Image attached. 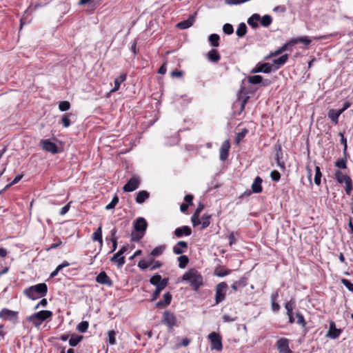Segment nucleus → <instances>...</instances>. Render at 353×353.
<instances>
[{"instance_id": "2f4dec72", "label": "nucleus", "mask_w": 353, "mask_h": 353, "mask_svg": "<svg viewBox=\"0 0 353 353\" xmlns=\"http://www.w3.org/2000/svg\"><path fill=\"white\" fill-rule=\"evenodd\" d=\"M165 248L166 246L165 245L157 246L152 250L150 255L153 257L159 256L163 253Z\"/></svg>"}, {"instance_id": "09e8293b", "label": "nucleus", "mask_w": 353, "mask_h": 353, "mask_svg": "<svg viewBox=\"0 0 353 353\" xmlns=\"http://www.w3.org/2000/svg\"><path fill=\"white\" fill-rule=\"evenodd\" d=\"M345 183V192L347 194H350L352 190V179L350 177H346V181Z\"/></svg>"}, {"instance_id": "f704fd0d", "label": "nucleus", "mask_w": 353, "mask_h": 353, "mask_svg": "<svg viewBox=\"0 0 353 353\" xmlns=\"http://www.w3.org/2000/svg\"><path fill=\"white\" fill-rule=\"evenodd\" d=\"M92 240L93 241H97L101 244H102V243H103V240H102V228H101V225L94 232L93 236H92Z\"/></svg>"}, {"instance_id": "4d7b16f0", "label": "nucleus", "mask_w": 353, "mask_h": 353, "mask_svg": "<svg viewBox=\"0 0 353 353\" xmlns=\"http://www.w3.org/2000/svg\"><path fill=\"white\" fill-rule=\"evenodd\" d=\"M247 133H248V130L245 128L241 130V132H240L239 133L237 134L236 138V141L237 143H239L245 137V136L246 135Z\"/></svg>"}, {"instance_id": "5fc2aeb1", "label": "nucleus", "mask_w": 353, "mask_h": 353, "mask_svg": "<svg viewBox=\"0 0 353 353\" xmlns=\"http://www.w3.org/2000/svg\"><path fill=\"white\" fill-rule=\"evenodd\" d=\"M270 177L273 181H279L281 179V174L277 170H272L270 173Z\"/></svg>"}, {"instance_id": "a211bd4d", "label": "nucleus", "mask_w": 353, "mask_h": 353, "mask_svg": "<svg viewBox=\"0 0 353 353\" xmlns=\"http://www.w3.org/2000/svg\"><path fill=\"white\" fill-rule=\"evenodd\" d=\"M192 233V230L189 226H183L178 228L174 230V234L176 237L181 238L183 235L190 236Z\"/></svg>"}, {"instance_id": "423d86ee", "label": "nucleus", "mask_w": 353, "mask_h": 353, "mask_svg": "<svg viewBox=\"0 0 353 353\" xmlns=\"http://www.w3.org/2000/svg\"><path fill=\"white\" fill-rule=\"evenodd\" d=\"M228 286L225 282H221L216 285L215 304L218 305L225 299Z\"/></svg>"}, {"instance_id": "c85d7f7f", "label": "nucleus", "mask_w": 353, "mask_h": 353, "mask_svg": "<svg viewBox=\"0 0 353 353\" xmlns=\"http://www.w3.org/2000/svg\"><path fill=\"white\" fill-rule=\"evenodd\" d=\"M298 43H302L308 46L310 44L311 40L307 37H301L290 40V43L292 46Z\"/></svg>"}, {"instance_id": "c03bdc74", "label": "nucleus", "mask_w": 353, "mask_h": 353, "mask_svg": "<svg viewBox=\"0 0 353 353\" xmlns=\"http://www.w3.org/2000/svg\"><path fill=\"white\" fill-rule=\"evenodd\" d=\"M89 323L88 321H84L79 323L77 328L79 332L84 333L87 331Z\"/></svg>"}, {"instance_id": "e2e57ef3", "label": "nucleus", "mask_w": 353, "mask_h": 353, "mask_svg": "<svg viewBox=\"0 0 353 353\" xmlns=\"http://www.w3.org/2000/svg\"><path fill=\"white\" fill-rule=\"evenodd\" d=\"M339 135L341 137V143L344 146V148H343V152L344 153L346 152V150H347V140L344 137V135H343V133L342 132H340L339 133Z\"/></svg>"}, {"instance_id": "5701e85b", "label": "nucleus", "mask_w": 353, "mask_h": 353, "mask_svg": "<svg viewBox=\"0 0 353 353\" xmlns=\"http://www.w3.org/2000/svg\"><path fill=\"white\" fill-rule=\"evenodd\" d=\"M112 262L116 263L118 268H121L125 263V257L121 256L118 252L114 254L111 258Z\"/></svg>"}, {"instance_id": "58836bf2", "label": "nucleus", "mask_w": 353, "mask_h": 353, "mask_svg": "<svg viewBox=\"0 0 353 353\" xmlns=\"http://www.w3.org/2000/svg\"><path fill=\"white\" fill-rule=\"evenodd\" d=\"M210 218H211L210 215H208L206 214L203 215V216L201 218V223L202 225L201 228V230H203L210 225Z\"/></svg>"}, {"instance_id": "b1692460", "label": "nucleus", "mask_w": 353, "mask_h": 353, "mask_svg": "<svg viewBox=\"0 0 353 353\" xmlns=\"http://www.w3.org/2000/svg\"><path fill=\"white\" fill-rule=\"evenodd\" d=\"M262 179L260 176H256L252 185V190L254 193H260L262 192Z\"/></svg>"}, {"instance_id": "37998d69", "label": "nucleus", "mask_w": 353, "mask_h": 353, "mask_svg": "<svg viewBox=\"0 0 353 353\" xmlns=\"http://www.w3.org/2000/svg\"><path fill=\"white\" fill-rule=\"evenodd\" d=\"M290 41L287 43L284 44L281 47H280L278 50H276L274 52L271 54V56H276L278 54H281L283 52L287 50L289 47H291Z\"/></svg>"}, {"instance_id": "393cba45", "label": "nucleus", "mask_w": 353, "mask_h": 353, "mask_svg": "<svg viewBox=\"0 0 353 353\" xmlns=\"http://www.w3.org/2000/svg\"><path fill=\"white\" fill-rule=\"evenodd\" d=\"M207 57L209 61L213 63H217L221 59L220 54L215 49L210 50L207 54Z\"/></svg>"}, {"instance_id": "603ef678", "label": "nucleus", "mask_w": 353, "mask_h": 353, "mask_svg": "<svg viewBox=\"0 0 353 353\" xmlns=\"http://www.w3.org/2000/svg\"><path fill=\"white\" fill-rule=\"evenodd\" d=\"M70 104L67 101H61L59 104V108L61 111H66L70 109Z\"/></svg>"}, {"instance_id": "e433bc0d", "label": "nucleus", "mask_w": 353, "mask_h": 353, "mask_svg": "<svg viewBox=\"0 0 353 353\" xmlns=\"http://www.w3.org/2000/svg\"><path fill=\"white\" fill-rule=\"evenodd\" d=\"M178 261L179 267L180 268H185L189 263V259L185 255H181L179 257H178Z\"/></svg>"}, {"instance_id": "774afa93", "label": "nucleus", "mask_w": 353, "mask_h": 353, "mask_svg": "<svg viewBox=\"0 0 353 353\" xmlns=\"http://www.w3.org/2000/svg\"><path fill=\"white\" fill-rule=\"evenodd\" d=\"M184 200L188 205L192 204L193 196L191 194H187L184 197Z\"/></svg>"}, {"instance_id": "4c0bfd02", "label": "nucleus", "mask_w": 353, "mask_h": 353, "mask_svg": "<svg viewBox=\"0 0 353 353\" xmlns=\"http://www.w3.org/2000/svg\"><path fill=\"white\" fill-rule=\"evenodd\" d=\"M220 37L216 34H212L209 36L208 40L210 42L211 45L214 47H218L219 46V41Z\"/></svg>"}, {"instance_id": "39448f33", "label": "nucleus", "mask_w": 353, "mask_h": 353, "mask_svg": "<svg viewBox=\"0 0 353 353\" xmlns=\"http://www.w3.org/2000/svg\"><path fill=\"white\" fill-rule=\"evenodd\" d=\"M52 312L50 310H42L36 312L26 318L28 322L32 323L35 327H39L43 321L51 318Z\"/></svg>"}, {"instance_id": "ddd939ff", "label": "nucleus", "mask_w": 353, "mask_h": 353, "mask_svg": "<svg viewBox=\"0 0 353 353\" xmlns=\"http://www.w3.org/2000/svg\"><path fill=\"white\" fill-rule=\"evenodd\" d=\"M276 348L280 353H293L289 347V341L285 338H281L278 340Z\"/></svg>"}, {"instance_id": "1a4fd4ad", "label": "nucleus", "mask_w": 353, "mask_h": 353, "mask_svg": "<svg viewBox=\"0 0 353 353\" xmlns=\"http://www.w3.org/2000/svg\"><path fill=\"white\" fill-rule=\"evenodd\" d=\"M162 322L172 329L176 324V318L172 312L166 310L163 314Z\"/></svg>"}, {"instance_id": "9b49d317", "label": "nucleus", "mask_w": 353, "mask_h": 353, "mask_svg": "<svg viewBox=\"0 0 353 353\" xmlns=\"http://www.w3.org/2000/svg\"><path fill=\"white\" fill-rule=\"evenodd\" d=\"M248 81L250 84H259L261 83L262 86H268L271 84V81L270 79H263L261 75H253L249 76L248 77Z\"/></svg>"}, {"instance_id": "7ed1b4c3", "label": "nucleus", "mask_w": 353, "mask_h": 353, "mask_svg": "<svg viewBox=\"0 0 353 353\" xmlns=\"http://www.w3.org/2000/svg\"><path fill=\"white\" fill-rule=\"evenodd\" d=\"M47 292L48 286L44 283L30 286L24 290L26 296L32 300L43 297L46 295Z\"/></svg>"}, {"instance_id": "72a5a7b5", "label": "nucleus", "mask_w": 353, "mask_h": 353, "mask_svg": "<svg viewBox=\"0 0 353 353\" xmlns=\"http://www.w3.org/2000/svg\"><path fill=\"white\" fill-rule=\"evenodd\" d=\"M231 272L230 270H225L222 268H216L214 271V275L218 277H223Z\"/></svg>"}, {"instance_id": "79ce46f5", "label": "nucleus", "mask_w": 353, "mask_h": 353, "mask_svg": "<svg viewBox=\"0 0 353 353\" xmlns=\"http://www.w3.org/2000/svg\"><path fill=\"white\" fill-rule=\"evenodd\" d=\"M322 176V173L321 172V169L319 166L315 167V176H314V183L317 185L321 184V179Z\"/></svg>"}, {"instance_id": "f3484780", "label": "nucleus", "mask_w": 353, "mask_h": 353, "mask_svg": "<svg viewBox=\"0 0 353 353\" xmlns=\"http://www.w3.org/2000/svg\"><path fill=\"white\" fill-rule=\"evenodd\" d=\"M274 150L276 151V163L277 165L282 168H285V163L283 161H281V159L283 158V152H282V148H281V145L280 144H276L274 146Z\"/></svg>"}, {"instance_id": "a19ab883", "label": "nucleus", "mask_w": 353, "mask_h": 353, "mask_svg": "<svg viewBox=\"0 0 353 353\" xmlns=\"http://www.w3.org/2000/svg\"><path fill=\"white\" fill-rule=\"evenodd\" d=\"M346 177H350L347 174H343L341 171L337 170L335 172V178L339 183H345Z\"/></svg>"}, {"instance_id": "cd10ccee", "label": "nucleus", "mask_w": 353, "mask_h": 353, "mask_svg": "<svg viewBox=\"0 0 353 353\" xmlns=\"http://www.w3.org/2000/svg\"><path fill=\"white\" fill-rule=\"evenodd\" d=\"M150 196V194L146 190H141L137 193L136 196V202L138 203H143Z\"/></svg>"}, {"instance_id": "0eeeda50", "label": "nucleus", "mask_w": 353, "mask_h": 353, "mask_svg": "<svg viewBox=\"0 0 353 353\" xmlns=\"http://www.w3.org/2000/svg\"><path fill=\"white\" fill-rule=\"evenodd\" d=\"M208 339L210 340L211 349L217 351H221L223 348L221 336L215 332H212L208 335Z\"/></svg>"}, {"instance_id": "052dcab7", "label": "nucleus", "mask_w": 353, "mask_h": 353, "mask_svg": "<svg viewBox=\"0 0 353 353\" xmlns=\"http://www.w3.org/2000/svg\"><path fill=\"white\" fill-rule=\"evenodd\" d=\"M291 301L287 302L285 304V307L287 310V314L288 316H290V314L293 313V305Z\"/></svg>"}, {"instance_id": "c756f323", "label": "nucleus", "mask_w": 353, "mask_h": 353, "mask_svg": "<svg viewBox=\"0 0 353 353\" xmlns=\"http://www.w3.org/2000/svg\"><path fill=\"white\" fill-rule=\"evenodd\" d=\"M260 20V15L259 14H252L248 19V23L253 28H258V21Z\"/></svg>"}, {"instance_id": "dca6fc26", "label": "nucleus", "mask_w": 353, "mask_h": 353, "mask_svg": "<svg viewBox=\"0 0 353 353\" xmlns=\"http://www.w3.org/2000/svg\"><path fill=\"white\" fill-rule=\"evenodd\" d=\"M230 147V145L228 140L223 141L220 148L219 157L221 161H225L228 157Z\"/></svg>"}, {"instance_id": "3c124183", "label": "nucleus", "mask_w": 353, "mask_h": 353, "mask_svg": "<svg viewBox=\"0 0 353 353\" xmlns=\"http://www.w3.org/2000/svg\"><path fill=\"white\" fill-rule=\"evenodd\" d=\"M296 316L297 318L296 323L301 325L303 327H305L306 322L305 321L303 316L301 313L297 312L296 313Z\"/></svg>"}, {"instance_id": "a878e982", "label": "nucleus", "mask_w": 353, "mask_h": 353, "mask_svg": "<svg viewBox=\"0 0 353 353\" xmlns=\"http://www.w3.org/2000/svg\"><path fill=\"white\" fill-rule=\"evenodd\" d=\"M126 77V74L122 73L117 78H116L114 81V87L111 90L110 92H114L117 91L120 88L121 83L125 81Z\"/></svg>"}, {"instance_id": "7c9ffc66", "label": "nucleus", "mask_w": 353, "mask_h": 353, "mask_svg": "<svg viewBox=\"0 0 353 353\" xmlns=\"http://www.w3.org/2000/svg\"><path fill=\"white\" fill-rule=\"evenodd\" d=\"M83 339L81 335L72 334L69 340V345L71 347H75L81 342Z\"/></svg>"}, {"instance_id": "f03ea898", "label": "nucleus", "mask_w": 353, "mask_h": 353, "mask_svg": "<svg viewBox=\"0 0 353 353\" xmlns=\"http://www.w3.org/2000/svg\"><path fill=\"white\" fill-rule=\"evenodd\" d=\"M182 279L188 281L195 291H197L203 283V276L194 268H192L185 272L183 275Z\"/></svg>"}, {"instance_id": "a18cd8bd", "label": "nucleus", "mask_w": 353, "mask_h": 353, "mask_svg": "<svg viewBox=\"0 0 353 353\" xmlns=\"http://www.w3.org/2000/svg\"><path fill=\"white\" fill-rule=\"evenodd\" d=\"M153 262V259L146 261L145 260H141L138 263V267L141 270H145L146 268L151 266Z\"/></svg>"}, {"instance_id": "0e129e2a", "label": "nucleus", "mask_w": 353, "mask_h": 353, "mask_svg": "<svg viewBox=\"0 0 353 353\" xmlns=\"http://www.w3.org/2000/svg\"><path fill=\"white\" fill-rule=\"evenodd\" d=\"M235 283H237V285L239 288H243L247 285L246 280L243 278L241 279L238 281H236Z\"/></svg>"}, {"instance_id": "4be33fe9", "label": "nucleus", "mask_w": 353, "mask_h": 353, "mask_svg": "<svg viewBox=\"0 0 353 353\" xmlns=\"http://www.w3.org/2000/svg\"><path fill=\"white\" fill-rule=\"evenodd\" d=\"M194 22V17L190 16L187 20L181 21L176 24V27L180 29H187L192 26Z\"/></svg>"}, {"instance_id": "8fccbe9b", "label": "nucleus", "mask_w": 353, "mask_h": 353, "mask_svg": "<svg viewBox=\"0 0 353 353\" xmlns=\"http://www.w3.org/2000/svg\"><path fill=\"white\" fill-rule=\"evenodd\" d=\"M71 113L64 114L61 119V123L65 128H68L70 125V121L69 119V116L71 115Z\"/></svg>"}, {"instance_id": "6e6d98bb", "label": "nucleus", "mask_w": 353, "mask_h": 353, "mask_svg": "<svg viewBox=\"0 0 353 353\" xmlns=\"http://www.w3.org/2000/svg\"><path fill=\"white\" fill-rule=\"evenodd\" d=\"M335 165L341 169L346 168V160L345 159H341L336 161Z\"/></svg>"}, {"instance_id": "49530a36", "label": "nucleus", "mask_w": 353, "mask_h": 353, "mask_svg": "<svg viewBox=\"0 0 353 353\" xmlns=\"http://www.w3.org/2000/svg\"><path fill=\"white\" fill-rule=\"evenodd\" d=\"M119 197L117 195H114L111 202L105 206V210H110L114 209L119 203Z\"/></svg>"}, {"instance_id": "9d476101", "label": "nucleus", "mask_w": 353, "mask_h": 353, "mask_svg": "<svg viewBox=\"0 0 353 353\" xmlns=\"http://www.w3.org/2000/svg\"><path fill=\"white\" fill-rule=\"evenodd\" d=\"M140 183V179L138 176H134L125 184L123 190L124 192H132L139 188Z\"/></svg>"}, {"instance_id": "ea45409f", "label": "nucleus", "mask_w": 353, "mask_h": 353, "mask_svg": "<svg viewBox=\"0 0 353 353\" xmlns=\"http://www.w3.org/2000/svg\"><path fill=\"white\" fill-rule=\"evenodd\" d=\"M288 59V54H285L277 59L273 60V63L278 65H282L286 63Z\"/></svg>"}, {"instance_id": "69168bd1", "label": "nucleus", "mask_w": 353, "mask_h": 353, "mask_svg": "<svg viewBox=\"0 0 353 353\" xmlns=\"http://www.w3.org/2000/svg\"><path fill=\"white\" fill-rule=\"evenodd\" d=\"M69 209H70V203L66 204L65 206H63L61 210H60V214L61 215H64L68 211H69Z\"/></svg>"}, {"instance_id": "bf43d9fd", "label": "nucleus", "mask_w": 353, "mask_h": 353, "mask_svg": "<svg viewBox=\"0 0 353 353\" xmlns=\"http://www.w3.org/2000/svg\"><path fill=\"white\" fill-rule=\"evenodd\" d=\"M203 208H204V205L202 204L201 203H199L197 208L196 209V210L194 213V219L199 217L200 213L203 210Z\"/></svg>"}, {"instance_id": "680f3d73", "label": "nucleus", "mask_w": 353, "mask_h": 353, "mask_svg": "<svg viewBox=\"0 0 353 353\" xmlns=\"http://www.w3.org/2000/svg\"><path fill=\"white\" fill-rule=\"evenodd\" d=\"M162 265L163 264H162V263L161 261H154L153 259V262H152V264L150 266V270L151 271H153V270H156L157 268H161L162 266Z\"/></svg>"}, {"instance_id": "20e7f679", "label": "nucleus", "mask_w": 353, "mask_h": 353, "mask_svg": "<svg viewBox=\"0 0 353 353\" xmlns=\"http://www.w3.org/2000/svg\"><path fill=\"white\" fill-rule=\"evenodd\" d=\"M147 227L146 220L143 217H139L134 225L135 232H132L131 234L132 240L136 242L139 241L143 238Z\"/></svg>"}, {"instance_id": "864d4df0", "label": "nucleus", "mask_w": 353, "mask_h": 353, "mask_svg": "<svg viewBox=\"0 0 353 353\" xmlns=\"http://www.w3.org/2000/svg\"><path fill=\"white\" fill-rule=\"evenodd\" d=\"M223 30L227 34H232L234 32V28L231 24L225 23L223 26Z\"/></svg>"}, {"instance_id": "c9c22d12", "label": "nucleus", "mask_w": 353, "mask_h": 353, "mask_svg": "<svg viewBox=\"0 0 353 353\" xmlns=\"http://www.w3.org/2000/svg\"><path fill=\"white\" fill-rule=\"evenodd\" d=\"M260 23L261 26L264 27H268L272 21V19L270 15L265 14L262 18L260 17Z\"/></svg>"}, {"instance_id": "473e14b6", "label": "nucleus", "mask_w": 353, "mask_h": 353, "mask_svg": "<svg viewBox=\"0 0 353 353\" xmlns=\"http://www.w3.org/2000/svg\"><path fill=\"white\" fill-rule=\"evenodd\" d=\"M247 32V26L245 23H241L236 31V34L239 37H243Z\"/></svg>"}, {"instance_id": "bb28decb", "label": "nucleus", "mask_w": 353, "mask_h": 353, "mask_svg": "<svg viewBox=\"0 0 353 353\" xmlns=\"http://www.w3.org/2000/svg\"><path fill=\"white\" fill-rule=\"evenodd\" d=\"M341 114V111H338L334 109H331L328 112V117L330 119L332 122L334 124H337L339 122V117Z\"/></svg>"}, {"instance_id": "f8f14e48", "label": "nucleus", "mask_w": 353, "mask_h": 353, "mask_svg": "<svg viewBox=\"0 0 353 353\" xmlns=\"http://www.w3.org/2000/svg\"><path fill=\"white\" fill-rule=\"evenodd\" d=\"M272 65L270 63H259L253 69L251 70V73H270L272 71Z\"/></svg>"}, {"instance_id": "2eb2a0df", "label": "nucleus", "mask_w": 353, "mask_h": 353, "mask_svg": "<svg viewBox=\"0 0 353 353\" xmlns=\"http://www.w3.org/2000/svg\"><path fill=\"white\" fill-rule=\"evenodd\" d=\"M41 143L43 150L50 152L52 154H57L59 152L57 145L50 140H42Z\"/></svg>"}, {"instance_id": "aec40b11", "label": "nucleus", "mask_w": 353, "mask_h": 353, "mask_svg": "<svg viewBox=\"0 0 353 353\" xmlns=\"http://www.w3.org/2000/svg\"><path fill=\"white\" fill-rule=\"evenodd\" d=\"M188 247V243L185 241H180L174 246L173 252L176 255L182 254L184 252L182 248L187 249Z\"/></svg>"}, {"instance_id": "6ab92c4d", "label": "nucleus", "mask_w": 353, "mask_h": 353, "mask_svg": "<svg viewBox=\"0 0 353 353\" xmlns=\"http://www.w3.org/2000/svg\"><path fill=\"white\" fill-rule=\"evenodd\" d=\"M341 332V330L340 329L336 328L334 322H330V330L327 334V336L330 337L331 339H334L339 336Z\"/></svg>"}, {"instance_id": "de8ad7c7", "label": "nucleus", "mask_w": 353, "mask_h": 353, "mask_svg": "<svg viewBox=\"0 0 353 353\" xmlns=\"http://www.w3.org/2000/svg\"><path fill=\"white\" fill-rule=\"evenodd\" d=\"M108 343L110 345H115L116 344V332L114 330H110L108 332Z\"/></svg>"}, {"instance_id": "13d9d810", "label": "nucleus", "mask_w": 353, "mask_h": 353, "mask_svg": "<svg viewBox=\"0 0 353 353\" xmlns=\"http://www.w3.org/2000/svg\"><path fill=\"white\" fill-rule=\"evenodd\" d=\"M341 283L345 286L350 291L353 292V283L346 279H342Z\"/></svg>"}, {"instance_id": "6e6552de", "label": "nucleus", "mask_w": 353, "mask_h": 353, "mask_svg": "<svg viewBox=\"0 0 353 353\" xmlns=\"http://www.w3.org/2000/svg\"><path fill=\"white\" fill-rule=\"evenodd\" d=\"M18 314V312L12 311L7 308H3L0 312V318L15 323L17 321Z\"/></svg>"}, {"instance_id": "4468645a", "label": "nucleus", "mask_w": 353, "mask_h": 353, "mask_svg": "<svg viewBox=\"0 0 353 353\" xmlns=\"http://www.w3.org/2000/svg\"><path fill=\"white\" fill-rule=\"evenodd\" d=\"M96 281L101 285H106L108 287H111L113 285L112 281L104 272H101L96 277Z\"/></svg>"}, {"instance_id": "412c9836", "label": "nucleus", "mask_w": 353, "mask_h": 353, "mask_svg": "<svg viewBox=\"0 0 353 353\" xmlns=\"http://www.w3.org/2000/svg\"><path fill=\"white\" fill-rule=\"evenodd\" d=\"M172 300V295L170 292H168L163 296V301H159L156 303V306L159 308H163L168 305Z\"/></svg>"}, {"instance_id": "f257e3e1", "label": "nucleus", "mask_w": 353, "mask_h": 353, "mask_svg": "<svg viewBox=\"0 0 353 353\" xmlns=\"http://www.w3.org/2000/svg\"><path fill=\"white\" fill-rule=\"evenodd\" d=\"M168 278L162 279L161 276L159 274H155L150 279V284L156 287L155 290L152 294V301L157 299L161 291L164 290L168 285Z\"/></svg>"}, {"instance_id": "338daca9", "label": "nucleus", "mask_w": 353, "mask_h": 353, "mask_svg": "<svg viewBox=\"0 0 353 353\" xmlns=\"http://www.w3.org/2000/svg\"><path fill=\"white\" fill-rule=\"evenodd\" d=\"M48 304L47 300L46 299H41V301L34 307V309H38L40 306L46 307Z\"/></svg>"}]
</instances>
